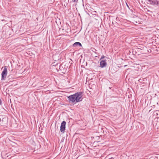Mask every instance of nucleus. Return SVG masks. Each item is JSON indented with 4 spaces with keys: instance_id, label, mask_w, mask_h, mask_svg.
I'll return each mask as SVG.
<instances>
[{
    "instance_id": "9d476101",
    "label": "nucleus",
    "mask_w": 159,
    "mask_h": 159,
    "mask_svg": "<svg viewBox=\"0 0 159 159\" xmlns=\"http://www.w3.org/2000/svg\"><path fill=\"white\" fill-rule=\"evenodd\" d=\"M2 103V101L1 99H0V104H1Z\"/></svg>"
},
{
    "instance_id": "f257e3e1",
    "label": "nucleus",
    "mask_w": 159,
    "mask_h": 159,
    "mask_svg": "<svg viewBox=\"0 0 159 159\" xmlns=\"http://www.w3.org/2000/svg\"><path fill=\"white\" fill-rule=\"evenodd\" d=\"M82 93L81 92L77 93L68 97L69 102L71 103H75L82 101Z\"/></svg>"
},
{
    "instance_id": "39448f33",
    "label": "nucleus",
    "mask_w": 159,
    "mask_h": 159,
    "mask_svg": "<svg viewBox=\"0 0 159 159\" xmlns=\"http://www.w3.org/2000/svg\"><path fill=\"white\" fill-rule=\"evenodd\" d=\"M7 73V70H3L2 73V80H5L6 78Z\"/></svg>"
},
{
    "instance_id": "20e7f679",
    "label": "nucleus",
    "mask_w": 159,
    "mask_h": 159,
    "mask_svg": "<svg viewBox=\"0 0 159 159\" xmlns=\"http://www.w3.org/2000/svg\"><path fill=\"white\" fill-rule=\"evenodd\" d=\"M106 61V60L105 59L102 60L101 61L100 65L101 67L103 68L106 66L107 64Z\"/></svg>"
},
{
    "instance_id": "7ed1b4c3",
    "label": "nucleus",
    "mask_w": 159,
    "mask_h": 159,
    "mask_svg": "<svg viewBox=\"0 0 159 159\" xmlns=\"http://www.w3.org/2000/svg\"><path fill=\"white\" fill-rule=\"evenodd\" d=\"M149 3L152 5H159V1L157 0H148Z\"/></svg>"
},
{
    "instance_id": "f03ea898",
    "label": "nucleus",
    "mask_w": 159,
    "mask_h": 159,
    "mask_svg": "<svg viewBox=\"0 0 159 159\" xmlns=\"http://www.w3.org/2000/svg\"><path fill=\"white\" fill-rule=\"evenodd\" d=\"M66 122L63 121L61 123L60 126V131L61 132H63L65 129Z\"/></svg>"
},
{
    "instance_id": "1a4fd4ad",
    "label": "nucleus",
    "mask_w": 159,
    "mask_h": 159,
    "mask_svg": "<svg viewBox=\"0 0 159 159\" xmlns=\"http://www.w3.org/2000/svg\"><path fill=\"white\" fill-rule=\"evenodd\" d=\"M78 0H72L73 2H75L76 1H77Z\"/></svg>"
},
{
    "instance_id": "423d86ee",
    "label": "nucleus",
    "mask_w": 159,
    "mask_h": 159,
    "mask_svg": "<svg viewBox=\"0 0 159 159\" xmlns=\"http://www.w3.org/2000/svg\"><path fill=\"white\" fill-rule=\"evenodd\" d=\"M77 46L81 47L82 46V45L80 43L78 42H75L73 44V46L74 47H75Z\"/></svg>"
},
{
    "instance_id": "0eeeda50",
    "label": "nucleus",
    "mask_w": 159,
    "mask_h": 159,
    "mask_svg": "<svg viewBox=\"0 0 159 159\" xmlns=\"http://www.w3.org/2000/svg\"><path fill=\"white\" fill-rule=\"evenodd\" d=\"M1 70H7V66H4V67H2L1 69Z\"/></svg>"
},
{
    "instance_id": "6e6552de",
    "label": "nucleus",
    "mask_w": 159,
    "mask_h": 159,
    "mask_svg": "<svg viewBox=\"0 0 159 159\" xmlns=\"http://www.w3.org/2000/svg\"><path fill=\"white\" fill-rule=\"evenodd\" d=\"M104 58V56H102L101 58L100 59V60H102Z\"/></svg>"
},
{
    "instance_id": "9b49d317",
    "label": "nucleus",
    "mask_w": 159,
    "mask_h": 159,
    "mask_svg": "<svg viewBox=\"0 0 159 159\" xmlns=\"http://www.w3.org/2000/svg\"><path fill=\"white\" fill-rule=\"evenodd\" d=\"M1 119H0V121H1Z\"/></svg>"
}]
</instances>
